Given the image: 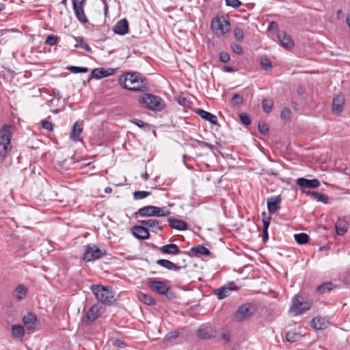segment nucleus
<instances>
[{"label": "nucleus", "instance_id": "obj_1", "mask_svg": "<svg viewBox=\"0 0 350 350\" xmlns=\"http://www.w3.org/2000/svg\"><path fill=\"white\" fill-rule=\"evenodd\" d=\"M139 103L144 108L154 111H161L165 107V103L161 97L149 93H144L140 96Z\"/></svg>", "mask_w": 350, "mask_h": 350}, {"label": "nucleus", "instance_id": "obj_2", "mask_svg": "<svg viewBox=\"0 0 350 350\" xmlns=\"http://www.w3.org/2000/svg\"><path fill=\"white\" fill-rule=\"evenodd\" d=\"M12 137L11 126L3 125L0 131V156L5 159L11 150L10 140Z\"/></svg>", "mask_w": 350, "mask_h": 350}, {"label": "nucleus", "instance_id": "obj_3", "mask_svg": "<svg viewBox=\"0 0 350 350\" xmlns=\"http://www.w3.org/2000/svg\"><path fill=\"white\" fill-rule=\"evenodd\" d=\"M170 214V211L164 207H158L153 205H148L140 208L135 213V215L142 217H165Z\"/></svg>", "mask_w": 350, "mask_h": 350}, {"label": "nucleus", "instance_id": "obj_4", "mask_svg": "<svg viewBox=\"0 0 350 350\" xmlns=\"http://www.w3.org/2000/svg\"><path fill=\"white\" fill-rule=\"evenodd\" d=\"M107 254L105 249L98 247L95 244H88L85 246L83 260L85 262L94 261L100 259Z\"/></svg>", "mask_w": 350, "mask_h": 350}, {"label": "nucleus", "instance_id": "obj_5", "mask_svg": "<svg viewBox=\"0 0 350 350\" xmlns=\"http://www.w3.org/2000/svg\"><path fill=\"white\" fill-rule=\"evenodd\" d=\"M211 27L213 32L217 36L225 35L230 29L229 21L218 16L212 19Z\"/></svg>", "mask_w": 350, "mask_h": 350}, {"label": "nucleus", "instance_id": "obj_6", "mask_svg": "<svg viewBox=\"0 0 350 350\" xmlns=\"http://www.w3.org/2000/svg\"><path fill=\"white\" fill-rule=\"evenodd\" d=\"M91 290L96 298L101 303L110 304L113 299V293L107 287L99 285H92Z\"/></svg>", "mask_w": 350, "mask_h": 350}, {"label": "nucleus", "instance_id": "obj_7", "mask_svg": "<svg viewBox=\"0 0 350 350\" xmlns=\"http://www.w3.org/2000/svg\"><path fill=\"white\" fill-rule=\"evenodd\" d=\"M256 312L255 306L252 304H244L240 306L234 313L236 321L241 322L252 316Z\"/></svg>", "mask_w": 350, "mask_h": 350}, {"label": "nucleus", "instance_id": "obj_8", "mask_svg": "<svg viewBox=\"0 0 350 350\" xmlns=\"http://www.w3.org/2000/svg\"><path fill=\"white\" fill-rule=\"evenodd\" d=\"M298 298L299 295H297L294 297L292 301V305L290 308V312L295 315L301 314L304 312L308 310L311 307V304L309 302L300 301Z\"/></svg>", "mask_w": 350, "mask_h": 350}, {"label": "nucleus", "instance_id": "obj_9", "mask_svg": "<svg viewBox=\"0 0 350 350\" xmlns=\"http://www.w3.org/2000/svg\"><path fill=\"white\" fill-rule=\"evenodd\" d=\"M148 287L154 292L159 295H165L170 291V287L167 286L166 281L150 280L148 282Z\"/></svg>", "mask_w": 350, "mask_h": 350}, {"label": "nucleus", "instance_id": "obj_10", "mask_svg": "<svg viewBox=\"0 0 350 350\" xmlns=\"http://www.w3.org/2000/svg\"><path fill=\"white\" fill-rule=\"evenodd\" d=\"M85 1L86 0H72L73 9L76 17L83 24L88 22V19L84 12Z\"/></svg>", "mask_w": 350, "mask_h": 350}, {"label": "nucleus", "instance_id": "obj_11", "mask_svg": "<svg viewBox=\"0 0 350 350\" xmlns=\"http://www.w3.org/2000/svg\"><path fill=\"white\" fill-rule=\"evenodd\" d=\"M141 75L138 72L131 73L127 72L125 75H122L119 78L120 85L126 90H128L129 85H132L139 79Z\"/></svg>", "mask_w": 350, "mask_h": 350}, {"label": "nucleus", "instance_id": "obj_12", "mask_svg": "<svg viewBox=\"0 0 350 350\" xmlns=\"http://www.w3.org/2000/svg\"><path fill=\"white\" fill-rule=\"evenodd\" d=\"M115 74V69L111 68H97L92 70L91 78L100 79L105 77L112 76Z\"/></svg>", "mask_w": 350, "mask_h": 350}, {"label": "nucleus", "instance_id": "obj_13", "mask_svg": "<svg viewBox=\"0 0 350 350\" xmlns=\"http://www.w3.org/2000/svg\"><path fill=\"white\" fill-rule=\"evenodd\" d=\"M139 222L144 226L146 229L150 230L152 232L157 233L158 231H161L163 230V227L161 225V222L154 219H149L140 220Z\"/></svg>", "mask_w": 350, "mask_h": 350}, {"label": "nucleus", "instance_id": "obj_14", "mask_svg": "<svg viewBox=\"0 0 350 350\" xmlns=\"http://www.w3.org/2000/svg\"><path fill=\"white\" fill-rule=\"evenodd\" d=\"M148 90V80L145 77H142V75L139 77V79L132 85H129L128 90L133 92H144Z\"/></svg>", "mask_w": 350, "mask_h": 350}, {"label": "nucleus", "instance_id": "obj_15", "mask_svg": "<svg viewBox=\"0 0 350 350\" xmlns=\"http://www.w3.org/2000/svg\"><path fill=\"white\" fill-rule=\"evenodd\" d=\"M101 307L99 304H94L86 312L85 317L89 323H93L95 321L100 315Z\"/></svg>", "mask_w": 350, "mask_h": 350}, {"label": "nucleus", "instance_id": "obj_16", "mask_svg": "<svg viewBox=\"0 0 350 350\" xmlns=\"http://www.w3.org/2000/svg\"><path fill=\"white\" fill-rule=\"evenodd\" d=\"M296 183L300 187L314 189L320 185V182L318 179H307L305 178H299L296 180Z\"/></svg>", "mask_w": 350, "mask_h": 350}, {"label": "nucleus", "instance_id": "obj_17", "mask_svg": "<svg viewBox=\"0 0 350 350\" xmlns=\"http://www.w3.org/2000/svg\"><path fill=\"white\" fill-rule=\"evenodd\" d=\"M83 131V121L75 122L70 133V139L74 142L81 141L80 135Z\"/></svg>", "mask_w": 350, "mask_h": 350}, {"label": "nucleus", "instance_id": "obj_18", "mask_svg": "<svg viewBox=\"0 0 350 350\" xmlns=\"http://www.w3.org/2000/svg\"><path fill=\"white\" fill-rule=\"evenodd\" d=\"M115 33L124 36L129 31V23L126 19L122 18L118 21L113 27Z\"/></svg>", "mask_w": 350, "mask_h": 350}, {"label": "nucleus", "instance_id": "obj_19", "mask_svg": "<svg viewBox=\"0 0 350 350\" xmlns=\"http://www.w3.org/2000/svg\"><path fill=\"white\" fill-rule=\"evenodd\" d=\"M133 235L139 239H148L150 237L148 230L143 225H137L132 228Z\"/></svg>", "mask_w": 350, "mask_h": 350}, {"label": "nucleus", "instance_id": "obj_20", "mask_svg": "<svg viewBox=\"0 0 350 350\" xmlns=\"http://www.w3.org/2000/svg\"><path fill=\"white\" fill-rule=\"evenodd\" d=\"M277 38L281 45L287 49H291L294 45L291 36L287 35L284 31H278Z\"/></svg>", "mask_w": 350, "mask_h": 350}, {"label": "nucleus", "instance_id": "obj_21", "mask_svg": "<svg viewBox=\"0 0 350 350\" xmlns=\"http://www.w3.org/2000/svg\"><path fill=\"white\" fill-rule=\"evenodd\" d=\"M345 103V98L342 95H338L332 100V112L336 115H339Z\"/></svg>", "mask_w": 350, "mask_h": 350}, {"label": "nucleus", "instance_id": "obj_22", "mask_svg": "<svg viewBox=\"0 0 350 350\" xmlns=\"http://www.w3.org/2000/svg\"><path fill=\"white\" fill-rule=\"evenodd\" d=\"M187 254L190 256L199 257L201 255L209 256L211 254V252L203 245L199 244L196 246L192 247L190 250L187 252Z\"/></svg>", "mask_w": 350, "mask_h": 350}, {"label": "nucleus", "instance_id": "obj_23", "mask_svg": "<svg viewBox=\"0 0 350 350\" xmlns=\"http://www.w3.org/2000/svg\"><path fill=\"white\" fill-rule=\"evenodd\" d=\"M267 208L270 213H275L280 208L281 198L280 196L271 197L267 199Z\"/></svg>", "mask_w": 350, "mask_h": 350}, {"label": "nucleus", "instance_id": "obj_24", "mask_svg": "<svg viewBox=\"0 0 350 350\" xmlns=\"http://www.w3.org/2000/svg\"><path fill=\"white\" fill-rule=\"evenodd\" d=\"M215 330L211 327H201L198 330L199 338L206 340L215 336Z\"/></svg>", "mask_w": 350, "mask_h": 350}, {"label": "nucleus", "instance_id": "obj_25", "mask_svg": "<svg viewBox=\"0 0 350 350\" xmlns=\"http://www.w3.org/2000/svg\"><path fill=\"white\" fill-rule=\"evenodd\" d=\"M196 113L199 115L202 118L209 122L212 124L217 125L218 124L217 116L208 111H206L202 109H197Z\"/></svg>", "mask_w": 350, "mask_h": 350}, {"label": "nucleus", "instance_id": "obj_26", "mask_svg": "<svg viewBox=\"0 0 350 350\" xmlns=\"http://www.w3.org/2000/svg\"><path fill=\"white\" fill-rule=\"evenodd\" d=\"M27 292L28 290L25 285L18 284L13 291L12 296L17 301H22L25 298Z\"/></svg>", "mask_w": 350, "mask_h": 350}, {"label": "nucleus", "instance_id": "obj_27", "mask_svg": "<svg viewBox=\"0 0 350 350\" xmlns=\"http://www.w3.org/2000/svg\"><path fill=\"white\" fill-rule=\"evenodd\" d=\"M167 221L171 228L178 230L187 229V224L185 221L174 217H169Z\"/></svg>", "mask_w": 350, "mask_h": 350}, {"label": "nucleus", "instance_id": "obj_28", "mask_svg": "<svg viewBox=\"0 0 350 350\" xmlns=\"http://www.w3.org/2000/svg\"><path fill=\"white\" fill-rule=\"evenodd\" d=\"M302 191L306 195L312 196L317 202H320L323 204H327L329 202L328 196L325 193H319V192L313 191H309V190L308 191L303 190Z\"/></svg>", "mask_w": 350, "mask_h": 350}, {"label": "nucleus", "instance_id": "obj_29", "mask_svg": "<svg viewBox=\"0 0 350 350\" xmlns=\"http://www.w3.org/2000/svg\"><path fill=\"white\" fill-rule=\"evenodd\" d=\"M232 284H230V285H232ZM235 288H236L234 286L232 287L231 286H224L219 288L215 290V294L217 295V298L219 299H223L227 297L228 296H229L231 291L234 290Z\"/></svg>", "mask_w": 350, "mask_h": 350}, {"label": "nucleus", "instance_id": "obj_30", "mask_svg": "<svg viewBox=\"0 0 350 350\" xmlns=\"http://www.w3.org/2000/svg\"><path fill=\"white\" fill-rule=\"evenodd\" d=\"M160 251L166 254L176 255L181 253L178 246L176 244H167L160 248Z\"/></svg>", "mask_w": 350, "mask_h": 350}, {"label": "nucleus", "instance_id": "obj_31", "mask_svg": "<svg viewBox=\"0 0 350 350\" xmlns=\"http://www.w3.org/2000/svg\"><path fill=\"white\" fill-rule=\"evenodd\" d=\"M328 321L325 318L318 317L314 318L310 323V325L317 330L326 328Z\"/></svg>", "mask_w": 350, "mask_h": 350}, {"label": "nucleus", "instance_id": "obj_32", "mask_svg": "<svg viewBox=\"0 0 350 350\" xmlns=\"http://www.w3.org/2000/svg\"><path fill=\"white\" fill-rule=\"evenodd\" d=\"M157 264L162 267H164L168 270H174L175 271H178L181 267L177 265L176 264L172 262V261L166 259H159L157 260Z\"/></svg>", "mask_w": 350, "mask_h": 350}, {"label": "nucleus", "instance_id": "obj_33", "mask_svg": "<svg viewBox=\"0 0 350 350\" xmlns=\"http://www.w3.org/2000/svg\"><path fill=\"white\" fill-rule=\"evenodd\" d=\"M12 335L14 339L22 341L25 336L24 327L21 325H13L12 326Z\"/></svg>", "mask_w": 350, "mask_h": 350}, {"label": "nucleus", "instance_id": "obj_34", "mask_svg": "<svg viewBox=\"0 0 350 350\" xmlns=\"http://www.w3.org/2000/svg\"><path fill=\"white\" fill-rule=\"evenodd\" d=\"M338 235H343L348 230V224L345 219H339L335 224Z\"/></svg>", "mask_w": 350, "mask_h": 350}, {"label": "nucleus", "instance_id": "obj_35", "mask_svg": "<svg viewBox=\"0 0 350 350\" xmlns=\"http://www.w3.org/2000/svg\"><path fill=\"white\" fill-rule=\"evenodd\" d=\"M23 321L27 329H31L36 325L37 318L33 313L29 312L23 317Z\"/></svg>", "mask_w": 350, "mask_h": 350}, {"label": "nucleus", "instance_id": "obj_36", "mask_svg": "<svg viewBox=\"0 0 350 350\" xmlns=\"http://www.w3.org/2000/svg\"><path fill=\"white\" fill-rule=\"evenodd\" d=\"M138 298L140 301L144 303L146 305L151 306L156 304L155 300L151 296L144 293H139L138 294Z\"/></svg>", "mask_w": 350, "mask_h": 350}, {"label": "nucleus", "instance_id": "obj_37", "mask_svg": "<svg viewBox=\"0 0 350 350\" xmlns=\"http://www.w3.org/2000/svg\"><path fill=\"white\" fill-rule=\"evenodd\" d=\"M74 38L77 42L75 46V48H81L87 52L92 53L91 47L84 42L82 37H74Z\"/></svg>", "mask_w": 350, "mask_h": 350}, {"label": "nucleus", "instance_id": "obj_38", "mask_svg": "<svg viewBox=\"0 0 350 350\" xmlns=\"http://www.w3.org/2000/svg\"><path fill=\"white\" fill-rule=\"evenodd\" d=\"M273 106V102L271 99H263L262 100V108L264 112L270 113Z\"/></svg>", "mask_w": 350, "mask_h": 350}, {"label": "nucleus", "instance_id": "obj_39", "mask_svg": "<svg viewBox=\"0 0 350 350\" xmlns=\"http://www.w3.org/2000/svg\"><path fill=\"white\" fill-rule=\"evenodd\" d=\"M295 240L299 244H305L308 243L309 237L307 234L301 232L294 235Z\"/></svg>", "mask_w": 350, "mask_h": 350}, {"label": "nucleus", "instance_id": "obj_40", "mask_svg": "<svg viewBox=\"0 0 350 350\" xmlns=\"http://www.w3.org/2000/svg\"><path fill=\"white\" fill-rule=\"evenodd\" d=\"M150 195V192L146 191H137L133 193V198L135 200H142Z\"/></svg>", "mask_w": 350, "mask_h": 350}, {"label": "nucleus", "instance_id": "obj_41", "mask_svg": "<svg viewBox=\"0 0 350 350\" xmlns=\"http://www.w3.org/2000/svg\"><path fill=\"white\" fill-rule=\"evenodd\" d=\"M260 66L265 70H270L272 68L271 62L266 57H261Z\"/></svg>", "mask_w": 350, "mask_h": 350}, {"label": "nucleus", "instance_id": "obj_42", "mask_svg": "<svg viewBox=\"0 0 350 350\" xmlns=\"http://www.w3.org/2000/svg\"><path fill=\"white\" fill-rule=\"evenodd\" d=\"M72 73H85L88 72V68L86 67H79L75 66H70L67 68Z\"/></svg>", "mask_w": 350, "mask_h": 350}, {"label": "nucleus", "instance_id": "obj_43", "mask_svg": "<svg viewBox=\"0 0 350 350\" xmlns=\"http://www.w3.org/2000/svg\"><path fill=\"white\" fill-rule=\"evenodd\" d=\"M332 284L330 282L324 283L317 288V291L321 294H323L327 291H329L332 289Z\"/></svg>", "mask_w": 350, "mask_h": 350}, {"label": "nucleus", "instance_id": "obj_44", "mask_svg": "<svg viewBox=\"0 0 350 350\" xmlns=\"http://www.w3.org/2000/svg\"><path fill=\"white\" fill-rule=\"evenodd\" d=\"M59 37L57 36L51 34L47 36L44 43L46 45L54 46L57 43Z\"/></svg>", "mask_w": 350, "mask_h": 350}, {"label": "nucleus", "instance_id": "obj_45", "mask_svg": "<svg viewBox=\"0 0 350 350\" xmlns=\"http://www.w3.org/2000/svg\"><path fill=\"white\" fill-rule=\"evenodd\" d=\"M234 34L236 40L239 42H243L244 39V33L241 27H236L234 29Z\"/></svg>", "mask_w": 350, "mask_h": 350}, {"label": "nucleus", "instance_id": "obj_46", "mask_svg": "<svg viewBox=\"0 0 350 350\" xmlns=\"http://www.w3.org/2000/svg\"><path fill=\"white\" fill-rule=\"evenodd\" d=\"M299 337L300 335L294 332H288L286 334V340L291 342H294L297 341L299 338Z\"/></svg>", "mask_w": 350, "mask_h": 350}, {"label": "nucleus", "instance_id": "obj_47", "mask_svg": "<svg viewBox=\"0 0 350 350\" xmlns=\"http://www.w3.org/2000/svg\"><path fill=\"white\" fill-rule=\"evenodd\" d=\"M262 224H263L262 230H268V228H269V226L270 224V221H271V217H267L265 213H262Z\"/></svg>", "mask_w": 350, "mask_h": 350}, {"label": "nucleus", "instance_id": "obj_48", "mask_svg": "<svg viewBox=\"0 0 350 350\" xmlns=\"http://www.w3.org/2000/svg\"><path fill=\"white\" fill-rule=\"evenodd\" d=\"M231 102L233 105L239 106L243 103V98L239 94H235L233 95Z\"/></svg>", "mask_w": 350, "mask_h": 350}, {"label": "nucleus", "instance_id": "obj_49", "mask_svg": "<svg viewBox=\"0 0 350 350\" xmlns=\"http://www.w3.org/2000/svg\"><path fill=\"white\" fill-rule=\"evenodd\" d=\"M239 118L241 122L245 125H250L251 124V120L250 117L245 113H240Z\"/></svg>", "mask_w": 350, "mask_h": 350}, {"label": "nucleus", "instance_id": "obj_50", "mask_svg": "<svg viewBox=\"0 0 350 350\" xmlns=\"http://www.w3.org/2000/svg\"><path fill=\"white\" fill-rule=\"evenodd\" d=\"M226 4L228 6L237 8L241 5V3L239 0H226Z\"/></svg>", "mask_w": 350, "mask_h": 350}, {"label": "nucleus", "instance_id": "obj_51", "mask_svg": "<svg viewBox=\"0 0 350 350\" xmlns=\"http://www.w3.org/2000/svg\"><path fill=\"white\" fill-rule=\"evenodd\" d=\"M258 128L259 132L263 135L267 134V133L269 132V127L265 122L259 123Z\"/></svg>", "mask_w": 350, "mask_h": 350}, {"label": "nucleus", "instance_id": "obj_52", "mask_svg": "<svg viewBox=\"0 0 350 350\" xmlns=\"http://www.w3.org/2000/svg\"><path fill=\"white\" fill-rule=\"evenodd\" d=\"M42 126L43 129L49 131H51L53 129V124L51 122L46 120H42Z\"/></svg>", "mask_w": 350, "mask_h": 350}, {"label": "nucleus", "instance_id": "obj_53", "mask_svg": "<svg viewBox=\"0 0 350 350\" xmlns=\"http://www.w3.org/2000/svg\"><path fill=\"white\" fill-rule=\"evenodd\" d=\"M280 117L283 120H288L291 118V111L288 108H284L280 113Z\"/></svg>", "mask_w": 350, "mask_h": 350}, {"label": "nucleus", "instance_id": "obj_54", "mask_svg": "<svg viewBox=\"0 0 350 350\" xmlns=\"http://www.w3.org/2000/svg\"><path fill=\"white\" fill-rule=\"evenodd\" d=\"M231 48L234 53L241 55L243 53V48L241 45L237 44H232Z\"/></svg>", "mask_w": 350, "mask_h": 350}, {"label": "nucleus", "instance_id": "obj_55", "mask_svg": "<svg viewBox=\"0 0 350 350\" xmlns=\"http://www.w3.org/2000/svg\"><path fill=\"white\" fill-rule=\"evenodd\" d=\"M219 59L221 62H224V63H226V62H228L230 61V55L228 53L226 52H221L220 54H219Z\"/></svg>", "mask_w": 350, "mask_h": 350}, {"label": "nucleus", "instance_id": "obj_56", "mask_svg": "<svg viewBox=\"0 0 350 350\" xmlns=\"http://www.w3.org/2000/svg\"><path fill=\"white\" fill-rule=\"evenodd\" d=\"M130 122L131 123L135 124L136 126H137L139 128H143L146 124V123H145L142 120H139V119H136V118H133V119L131 120Z\"/></svg>", "mask_w": 350, "mask_h": 350}, {"label": "nucleus", "instance_id": "obj_57", "mask_svg": "<svg viewBox=\"0 0 350 350\" xmlns=\"http://www.w3.org/2000/svg\"><path fill=\"white\" fill-rule=\"evenodd\" d=\"M179 336V333L177 331H173V332H169L166 337L167 338L168 340H175L176 338H177Z\"/></svg>", "mask_w": 350, "mask_h": 350}, {"label": "nucleus", "instance_id": "obj_58", "mask_svg": "<svg viewBox=\"0 0 350 350\" xmlns=\"http://www.w3.org/2000/svg\"><path fill=\"white\" fill-rule=\"evenodd\" d=\"M178 103L184 107H187L190 104V102L186 98L184 97H180L178 99Z\"/></svg>", "mask_w": 350, "mask_h": 350}, {"label": "nucleus", "instance_id": "obj_59", "mask_svg": "<svg viewBox=\"0 0 350 350\" xmlns=\"http://www.w3.org/2000/svg\"><path fill=\"white\" fill-rule=\"evenodd\" d=\"M198 144L200 146L204 147V148H208L210 149L213 148V146L208 144V142H204V141H198Z\"/></svg>", "mask_w": 350, "mask_h": 350}, {"label": "nucleus", "instance_id": "obj_60", "mask_svg": "<svg viewBox=\"0 0 350 350\" xmlns=\"http://www.w3.org/2000/svg\"><path fill=\"white\" fill-rule=\"evenodd\" d=\"M277 29H278V24L275 22L271 21L269 23V27H268L269 30L271 31V30H275Z\"/></svg>", "mask_w": 350, "mask_h": 350}, {"label": "nucleus", "instance_id": "obj_61", "mask_svg": "<svg viewBox=\"0 0 350 350\" xmlns=\"http://www.w3.org/2000/svg\"><path fill=\"white\" fill-rule=\"evenodd\" d=\"M269 239L268 230H262V241L266 243Z\"/></svg>", "mask_w": 350, "mask_h": 350}, {"label": "nucleus", "instance_id": "obj_62", "mask_svg": "<svg viewBox=\"0 0 350 350\" xmlns=\"http://www.w3.org/2000/svg\"><path fill=\"white\" fill-rule=\"evenodd\" d=\"M53 94L55 97L57 98L58 100L62 98V95L58 90H53Z\"/></svg>", "mask_w": 350, "mask_h": 350}, {"label": "nucleus", "instance_id": "obj_63", "mask_svg": "<svg viewBox=\"0 0 350 350\" xmlns=\"http://www.w3.org/2000/svg\"><path fill=\"white\" fill-rule=\"evenodd\" d=\"M267 174L268 175H271V176H276L278 174V173L276 171L273 170H267Z\"/></svg>", "mask_w": 350, "mask_h": 350}, {"label": "nucleus", "instance_id": "obj_64", "mask_svg": "<svg viewBox=\"0 0 350 350\" xmlns=\"http://www.w3.org/2000/svg\"><path fill=\"white\" fill-rule=\"evenodd\" d=\"M224 70L226 71V72H233L234 70L232 67L231 66H224Z\"/></svg>", "mask_w": 350, "mask_h": 350}]
</instances>
